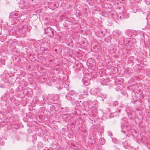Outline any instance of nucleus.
<instances>
[{
	"instance_id": "obj_23",
	"label": "nucleus",
	"mask_w": 150,
	"mask_h": 150,
	"mask_svg": "<svg viewBox=\"0 0 150 150\" xmlns=\"http://www.w3.org/2000/svg\"><path fill=\"white\" fill-rule=\"evenodd\" d=\"M1 98L2 100H3V99H2V97H1Z\"/></svg>"
},
{
	"instance_id": "obj_3",
	"label": "nucleus",
	"mask_w": 150,
	"mask_h": 150,
	"mask_svg": "<svg viewBox=\"0 0 150 150\" xmlns=\"http://www.w3.org/2000/svg\"><path fill=\"white\" fill-rule=\"evenodd\" d=\"M83 83L85 86H87L89 84V81L88 78L87 77H84L82 79Z\"/></svg>"
},
{
	"instance_id": "obj_17",
	"label": "nucleus",
	"mask_w": 150,
	"mask_h": 150,
	"mask_svg": "<svg viewBox=\"0 0 150 150\" xmlns=\"http://www.w3.org/2000/svg\"><path fill=\"white\" fill-rule=\"evenodd\" d=\"M101 79V80L102 81V82H101V83H103V82H104V81H105V80L103 78H102L101 79Z\"/></svg>"
},
{
	"instance_id": "obj_2",
	"label": "nucleus",
	"mask_w": 150,
	"mask_h": 150,
	"mask_svg": "<svg viewBox=\"0 0 150 150\" xmlns=\"http://www.w3.org/2000/svg\"><path fill=\"white\" fill-rule=\"evenodd\" d=\"M113 34V38L115 39H117L120 36V33L118 31H114Z\"/></svg>"
},
{
	"instance_id": "obj_15",
	"label": "nucleus",
	"mask_w": 150,
	"mask_h": 150,
	"mask_svg": "<svg viewBox=\"0 0 150 150\" xmlns=\"http://www.w3.org/2000/svg\"><path fill=\"white\" fill-rule=\"evenodd\" d=\"M58 96L57 95H56L54 96V99H57V98H58Z\"/></svg>"
},
{
	"instance_id": "obj_7",
	"label": "nucleus",
	"mask_w": 150,
	"mask_h": 150,
	"mask_svg": "<svg viewBox=\"0 0 150 150\" xmlns=\"http://www.w3.org/2000/svg\"><path fill=\"white\" fill-rule=\"evenodd\" d=\"M105 140L101 138L100 139V144L102 145H103L105 144Z\"/></svg>"
},
{
	"instance_id": "obj_10",
	"label": "nucleus",
	"mask_w": 150,
	"mask_h": 150,
	"mask_svg": "<svg viewBox=\"0 0 150 150\" xmlns=\"http://www.w3.org/2000/svg\"><path fill=\"white\" fill-rule=\"evenodd\" d=\"M132 134L135 135L134 134H136V135H137V132L135 129H133L132 131Z\"/></svg>"
},
{
	"instance_id": "obj_6",
	"label": "nucleus",
	"mask_w": 150,
	"mask_h": 150,
	"mask_svg": "<svg viewBox=\"0 0 150 150\" xmlns=\"http://www.w3.org/2000/svg\"><path fill=\"white\" fill-rule=\"evenodd\" d=\"M109 82V79L108 78L105 80L104 82L103 83L101 82V83L103 85H107V84Z\"/></svg>"
},
{
	"instance_id": "obj_25",
	"label": "nucleus",
	"mask_w": 150,
	"mask_h": 150,
	"mask_svg": "<svg viewBox=\"0 0 150 150\" xmlns=\"http://www.w3.org/2000/svg\"><path fill=\"white\" fill-rule=\"evenodd\" d=\"M66 98H67V99H68L67 97H66Z\"/></svg>"
},
{
	"instance_id": "obj_20",
	"label": "nucleus",
	"mask_w": 150,
	"mask_h": 150,
	"mask_svg": "<svg viewBox=\"0 0 150 150\" xmlns=\"http://www.w3.org/2000/svg\"><path fill=\"white\" fill-rule=\"evenodd\" d=\"M84 94H86V95H88V94H87V93H86V94H85V93H84Z\"/></svg>"
},
{
	"instance_id": "obj_1",
	"label": "nucleus",
	"mask_w": 150,
	"mask_h": 150,
	"mask_svg": "<svg viewBox=\"0 0 150 150\" xmlns=\"http://www.w3.org/2000/svg\"><path fill=\"white\" fill-rule=\"evenodd\" d=\"M44 33L45 34L48 35V36L50 37H53L54 36L53 29L50 27H48L47 28H44Z\"/></svg>"
},
{
	"instance_id": "obj_27",
	"label": "nucleus",
	"mask_w": 150,
	"mask_h": 150,
	"mask_svg": "<svg viewBox=\"0 0 150 150\" xmlns=\"http://www.w3.org/2000/svg\"><path fill=\"white\" fill-rule=\"evenodd\" d=\"M149 149H150V148H149Z\"/></svg>"
},
{
	"instance_id": "obj_22",
	"label": "nucleus",
	"mask_w": 150,
	"mask_h": 150,
	"mask_svg": "<svg viewBox=\"0 0 150 150\" xmlns=\"http://www.w3.org/2000/svg\"><path fill=\"white\" fill-rule=\"evenodd\" d=\"M1 98L2 100H3V99H2V97H1Z\"/></svg>"
},
{
	"instance_id": "obj_12",
	"label": "nucleus",
	"mask_w": 150,
	"mask_h": 150,
	"mask_svg": "<svg viewBox=\"0 0 150 150\" xmlns=\"http://www.w3.org/2000/svg\"><path fill=\"white\" fill-rule=\"evenodd\" d=\"M122 107H120L119 108H117V111H118L119 112H120L121 111V108Z\"/></svg>"
},
{
	"instance_id": "obj_9",
	"label": "nucleus",
	"mask_w": 150,
	"mask_h": 150,
	"mask_svg": "<svg viewBox=\"0 0 150 150\" xmlns=\"http://www.w3.org/2000/svg\"><path fill=\"white\" fill-rule=\"evenodd\" d=\"M122 144L123 145V146L125 147L127 145L128 143L126 141H125L124 142H122Z\"/></svg>"
},
{
	"instance_id": "obj_5",
	"label": "nucleus",
	"mask_w": 150,
	"mask_h": 150,
	"mask_svg": "<svg viewBox=\"0 0 150 150\" xmlns=\"http://www.w3.org/2000/svg\"><path fill=\"white\" fill-rule=\"evenodd\" d=\"M48 59H49V61L50 62H51L54 60V57L53 55H50Z\"/></svg>"
},
{
	"instance_id": "obj_14",
	"label": "nucleus",
	"mask_w": 150,
	"mask_h": 150,
	"mask_svg": "<svg viewBox=\"0 0 150 150\" xmlns=\"http://www.w3.org/2000/svg\"><path fill=\"white\" fill-rule=\"evenodd\" d=\"M54 54H58L57 50L55 49L54 50Z\"/></svg>"
},
{
	"instance_id": "obj_18",
	"label": "nucleus",
	"mask_w": 150,
	"mask_h": 150,
	"mask_svg": "<svg viewBox=\"0 0 150 150\" xmlns=\"http://www.w3.org/2000/svg\"><path fill=\"white\" fill-rule=\"evenodd\" d=\"M137 101V100H135L134 101H132V103H133V104H135Z\"/></svg>"
},
{
	"instance_id": "obj_16",
	"label": "nucleus",
	"mask_w": 150,
	"mask_h": 150,
	"mask_svg": "<svg viewBox=\"0 0 150 150\" xmlns=\"http://www.w3.org/2000/svg\"><path fill=\"white\" fill-rule=\"evenodd\" d=\"M83 97V95L82 94H81L79 95V98L80 99L81 98H82Z\"/></svg>"
},
{
	"instance_id": "obj_8",
	"label": "nucleus",
	"mask_w": 150,
	"mask_h": 150,
	"mask_svg": "<svg viewBox=\"0 0 150 150\" xmlns=\"http://www.w3.org/2000/svg\"><path fill=\"white\" fill-rule=\"evenodd\" d=\"M112 104L114 106H115L118 105V103L117 101H115L113 102Z\"/></svg>"
},
{
	"instance_id": "obj_4",
	"label": "nucleus",
	"mask_w": 150,
	"mask_h": 150,
	"mask_svg": "<svg viewBox=\"0 0 150 150\" xmlns=\"http://www.w3.org/2000/svg\"><path fill=\"white\" fill-rule=\"evenodd\" d=\"M11 15H12L13 18H16V17H19L20 15L18 14L17 13H11Z\"/></svg>"
},
{
	"instance_id": "obj_13",
	"label": "nucleus",
	"mask_w": 150,
	"mask_h": 150,
	"mask_svg": "<svg viewBox=\"0 0 150 150\" xmlns=\"http://www.w3.org/2000/svg\"><path fill=\"white\" fill-rule=\"evenodd\" d=\"M50 108H51V109L52 110H54L55 109V107L54 105H52L50 107Z\"/></svg>"
},
{
	"instance_id": "obj_21",
	"label": "nucleus",
	"mask_w": 150,
	"mask_h": 150,
	"mask_svg": "<svg viewBox=\"0 0 150 150\" xmlns=\"http://www.w3.org/2000/svg\"><path fill=\"white\" fill-rule=\"evenodd\" d=\"M1 98L2 100H3V99H2V97H1Z\"/></svg>"
},
{
	"instance_id": "obj_19",
	"label": "nucleus",
	"mask_w": 150,
	"mask_h": 150,
	"mask_svg": "<svg viewBox=\"0 0 150 150\" xmlns=\"http://www.w3.org/2000/svg\"><path fill=\"white\" fill-rule=\"evenodd\" d=\"M72 93H74V92H72ZM69 94H70V95H73V93H69Z\"/></svg>"
},
{
	"instance_id": "obj_11",
	"label": "nucleus",
	"mask_w": 150,
	"mask_h": 150,
	"mask_svg": "<svg viewBox=\"0 0 150 150\" xmlns=\"http://www.w3.org/2000/svg\"><path fill=\"white\" fill-rule=\"evenodd\" d=\"M125 127V126H124L122 125L121 126V128L122 129L121 130V132H123V133H126V132L125 130H123L124 128Z\"/></svg>"
},
{
	"instance_id": "obj_24",
	"label": "nucleus",
	"mask_w": 150,
	"mask_h": 150,
	"mask_svg": "<svg viewBox=\"0 0 150 150\" xmlns=\"http://www.w3.org/2000/svg\"><path fill=\"white\" fill-rule=\"evenodd\" d=\"M127 126H126V127L127 128Z\"/></svg>"
},
{
	"instance_id": "obj_26",
	"label": "nucleus",
	"mask_w": 150,
	"mask_h": 150,
	"mask_svg": "<svg viewBox=\"0 0 150 150\" xmlns=\"http://www.w3.org/2000/svg\"><path fill=\"white\" fill-rule=\"evenodd\" d=\"M127 130H129V129H127Z\"/></svg>"
}]
</instances>
